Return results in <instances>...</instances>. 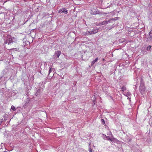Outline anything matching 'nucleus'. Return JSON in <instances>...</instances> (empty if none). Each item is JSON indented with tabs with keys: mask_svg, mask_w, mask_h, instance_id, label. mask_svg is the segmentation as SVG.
<instances>
[{
	"mask_svg": "<svg viewBox=\"0 0 152 152\" xmlns=\"http://www.w3.org/2000/svg\"><path fill=\"white\" fill-rule=\"evenodd\" d=\"M52 68H50L49 71V74L51 72L52 70Z\"/></svg>",
	"mask_w": 152,
	"mask_h": 152,
	"instance_id": "14",
	"label": "nucleus"
},
{
	"mask_svg": "<svg viewBox=\"0 0 152 152\" xmlns=\"http://www.w3.org/2000/svg\"><path fill=\"white\" fill-rule=\"evenodd\" d=\"M58 12L60 13H63L64 12V13L65 14H66L67 13V10L65 8H63L60 9Z\"/></svg>",
	"mask_w": 152,
	"mask_h": 152,
	"instance_id": "2",
	"label": "nucleus"
},
{
	"mask_svg": "<svg viewBox=\"0 0 152 152\" xmlns=\"http://www.w3.org/2000/svg\"><path fill=\"white\" fill-rule=\"evenodd\" d=\"M102 60H103V61H104V58H103L102 59Z\"/></svg>",
	"mask_w": 152,
	"mask_h": 152,
	"instance_id": "18",
	"label": "nucleus"
},
{
	"mask_svg": "<svg viewBox=\"0 0 152 152\" xmlns=\"http://www.w3.org/2000/svg\"><path fill=\"white\" fill-rule=\"evenodd\" d=\"M151 45H149L148 46V47L147 48V50H150V49L151 48Z\"/></svg>",
	"mask_w": 152,
	"mask_h": 152,
	"instance_id": "10",
	"label": "nucleus"
},
{
	"mask_svg": "<svg viewBox=\"0 0 152 152\" xmlns=\"http://www.w3.org/2000/svg\"><path fill=\"white\" fill-rule=\"evenodd\" d=\"M98 58H96L95 60L91 62V65H93L94 64L95 62L98 61Z\"/></svg>",
	"mask_w": 152,
	"mask_h": 152,
	"instance_id": "4",
	"label": "nucleus"
},
{
	"mask_svg": "<svg viewBox=\"0 0 152 152\" xmlns=\"http://www.w3.org/2000/svg\"><path fill=\"white\" fill-rule=\"evenodd\" d=\"M61 54V52L59 51H57L56 53L57 56H58V57H59Z\"/></svg>",
	"mask_w": 152,
	"mask_h": 152,
	"instance_id": "6",
	"label": "nucleus"
},
{
	"mask_svg": "<svg viewBox=\"0 0 152 152\" xmlns=\"http://www.w3.org/2000/svg\"><path fill=\"white\" fill-rule=\"evenodd\" d=\"M111 20H109L108 21H104V22H105V24H107L108 23V22H110Z\"/></svg>",
	"mask_w": 152,
	"mask_h": 152,
	"instance_id": "11",
	"label": "nucleus"
},
{
	"mask_svg": "<svg viewBox=\"0 0 152 152\" xmlns=\"http://www.w3.org/2000/svg\"><path fill=\"white\" fill-rule=\"evenodd\" d=\"M104 24H105V22H104V21H103V22H102V23H100L99 24V25H104Z\"/></svg>",
	"mask_w": 152,
	"mask_h": 152,
	"instance_id": "12",
	"label": "nucleus"
},
{
	"mask_svg": "<svg viewBox=\"0 0 152 152\" xmlns=\"http://www.w3.org/2000/svg\"><path fill=\"white\" fill-rule=\"evenodd\" d=\"M90 145V144H89V145Z\"/></svg>",
	"mask_w": 152,
	"mask_h": 152,
	"instance_id": "19",
	"label": "nucleus"
},
{
	"mask_svg": "<svg viewBox=\"0 0 152 152\" xmlns=\"http://www.w3.org/2000/svg\"><path fill=\"white\" fill-rule=\"evenodd\" d=\"M10 37V35H8L7 36V37L9 38V39L6 41L5 42L6 44H7L8 45H9L10 43L16 41V39L15 37Z\"/></svg>",
	"mask_w": 152,
	"mask_h": 152,
	"instance_id": "1",
	"label": "nucleus"
},
{
	"mask_svg": "<svg viewBox=\"0 0 152 152\" xmlns=\"http://www.w3.org/2000/svg\"><path fill=\"white\" fill-rule=\"evenodd\" d=\"M11 109H12V110H13L14 111L15 110V107L13 105H12V106H11Z\"/></svg>",
	"mask_w": 152,
	"mask_h": 152,
	"instance_id": "7",
	"label": "nucleus"
},
{
	"mask_svg": "<svg viewBox=\"0 0 152 152\" xmlns=\"http://www.w3.org/2000/svg\"><path fill=\"white\" fill-rule=\"evenodd\" d=\"M89 152H91L92 151V149L91 148V147H90L89 148Z\"/></svg>",
	"mask_w": 152,
	"mask_h": 152,
	"instance_id": "16",
	"label": "nucleus"
},
{
	"mask_svg": "<svg viewBox=\"0 0 152 152\" xmlns=\"http://www.w3.org/2000/svg\"><path fill=\"white\" fill-rule=\"evenodd\" d=\"M126 89V88L125 86H123L121 88V90L122 91H124Z\"/></svg>",
	"mask_w": 152,
	"mask_h": 152,
	"instance_id": "5",
	"label": "nucleus"
},
{
	"mask_svg": "<svg viewBox=\"0 0 152 152\" xmlns=\"http://www.w3.org/2000/svg\"><path fill=\"white\" fill-rule=\"evenodd\" d=\"M107 140H110L112 142L113 141V140H112V139H111L110 138H107Z\"/></svg>",
	"mask_w": 152,
	"mask_h": 152,
	"instance_id": "15",
	"label": "nucleus"
},
{
	"mask_svg": "<svg viewBox=\"0 0 152 152\" xmlns=\"http://www.w3.org/2000/svg\"><path fill=\"white\" fill-rule=\"evenodd\" d=\"M10 49L14 50L15 51L18 50V49L16 48H12V49Z\"/></svg>",
	"mask_w": 152,
	"mask_h": 152,
	"instance_id": "13",
	"label": "nucleus"
},
{
	"mask_svg": "<svg viewBox=\"0 0 152 152\" xmlns=\"http://www.w3.org/2000/svg\"><path fill=\"white\" fill-rule=\"evenodd\" d=\"M88 33H87V34H86V35H88L94 34L98 32V29H96L91 31H88Z\"/></svg>",
	"mask_w": 152,
	"mask_h": 152,
	"instance_id": "3",
	"label": "nucleus"
},
{
	"mask_svg": "<svg viewBox=\"0 0 152 152\" xmlns=\"http://www.w3.org/2000/svg\"><path fill=\"white\" fill-rule=\"evenodd\" d=\"M117 140V141L118 142H119V140Z\"/></svg>",
	"mask_w": 152,
	"mask_h": 152,
	"instance_id": "17",
	"label": "nucleus"
},
{
	"mask_svg": "<svg viewBox=\"0 0 152 152\" xmlns=\"http://www.w3.org/2000/svg\"><path fill=\"white\" fill-rule=\"evenodd\" d=\"M118 18V17H116L115 18H113L112 19H111L110 20H116Z\"/></svg>",
	"mask_w": 152,
	"mask_h": 152,
	"instance_id": "9",
	"label": "nucleus"
},
{
	"mask_svg": "<svg viewBox=\"0 0 152 152\" xmlns=\"http://www.w3.org/2000/svg\"><path fill=\"white\" fill-rule=\"evenodd\" d=\"M101 121L102 123L103 124H105V122L104 120L103 119H102L101 120Z\"/></svg>",
	"mask_w": 152,
	"mask_h": 152,
	"instance_id": "8",
	"label": "nucleus"
}]
</instances>
